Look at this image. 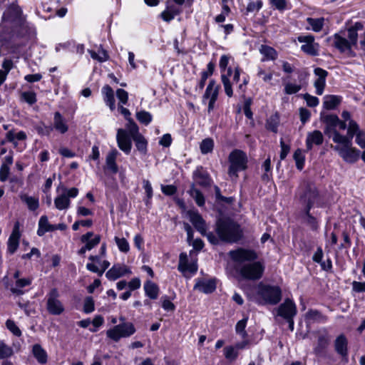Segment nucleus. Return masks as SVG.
<instances>
[{
	"label": "nucleus",
	"instance_id": "obj_36",
	"mask_svg": "<svg viewBox=\"0 0 365 365\" xmlns=\"http://www.w3.org/2000/svg\"><path fill=\"white\" fill-rule=\"evenodd\" d=\"M71 201L65 193L58 195L54 200V205L59 210H66L70 207Z\"/></svg>",
	"mask_w": 365,
	"mask_h": 365
},
{
	"label": "nucleus",
	"instance_id": "obj_48",
	"mask_svg": "<svg viewBox=\"0 0 365 365\" xmlns=\"http://www.w3.org/2000/svg\"><path fill=\"white\" fill-rule=\"evenodd\" d=\"M247 319L244 318V319L240 320L237 323L236 327H235L236 332L238 334H240L242 339H246L247 336V333L245 331V328L247 326Z\"/></svg>",
	"mask_w": 365,
	"mask_h": 365
},
{
	"label": "nucleus",
	"instance_id": "obj_12",
	"mask_svg": "<svg viewBox=\"0 0 365 365\" xmlns=\"http://www.w3.org/2000/svg\"><path fill=\"white\" fill-rule=\"evenodd\" d=\"M229 255L231 259L236 262H255L258 258V255L255 250L245 248L231 250Z\"/></svg>",
	"mask_w": 365,
	"mask_h": 365
},
{
	"label": "nucleus",
	"instance_id": "obj_31",
	"mask_svg": "<svg viewBox=\"0 0 365 365\" xmlns=\"http://www.w3.org/2000/svg\"><path fill=\"white\" fill-rule=\"evenodd\" d=\"M259 52L264 56L262 61L269 60L274 61L277 59L278 56L277 51L274 48L267 45H261Z\"/></svg>",
	"mask_w": 365,
	"mask_h": 365
},
{
	"label": "nucleus",
	"instance_id": "obj_21",
	"mask_svg": "<svg viewBox=\"0 0 365 365\" xmlns=\"http://www.w3.org/2000/svg\"><path fill=\"white\" fill-rule=\"evenodd\" d=\"M324 137L321 131L314 130L309 133L306 139L307 151L312 149L313 145H320L323 143Z\"/></svg>",
	"mask_w": 365,
	"mask_h": 365
},
{
	"label": "nucleus",
	"instance_id": "obj_23",
	"mask_svg": "<svg viewBox=\"0 0 365 365\" xmlns=\"http://www.w3.org/2000/svg\"><path fill=\"white\" fill-rule=\"evenodd\" d=\"M53 130L55 129L61 134L66 133L68 130V125L66 119L59 112H56L53 116Z\"/></svg>",
	"mask_w": 365,
	"mask_h": 365
},
{
	"label": "nucleus",
	"instance_id": "obj_47",
	"mask_svg": "<svg viewBox=\"0 0 365 365\" xmlns=\"http://www.w3.org/2000/svg\"><path fill=\"white\" fill-rule=\"evenodd\" d=\"M214 148V141L212 138L204 139L200 144V150L202 154L211 153Z\"/></svg>",
	"mask_w": 365,
	"mask_h": 365
},
{
	"label": "nucleus",
	"instance_id": "obj_4",
	"mask_svg": "<svg viewBox=\"0 0 365 365\" xmlns=\"http://www.w3.org/2000/svg\"><path fill=\"white\" fill-rule=\"evenodd\" d=\"M347 38L342 36L340 34H334L330 39H332V46L341 53L351 54L352 47H356L358 42V33L354 29H348Z\"/></svg>",
	"mask_w": 365,
	"mask_h": 365
},
{
	"label": "nucleus",
	"instance_id": "obj_3",
	"mask_svg": "<svg viewBox=\"0 0 365 365\" xmlns=\"http://www.w3.org/2000/svg\"><path fill=\"white\" fill-rule=\"evenodd\" d=\"M215 232L219 242L235 243L243 237L240 226L230 219H219L216 222Z\"/></svg>",
	"mask_w": 365,
	"mask_h": 365
},
{
	"label": "nucleus",
	"instance_id": "obj_15",
	"mask_svg": "<svg viewBox=\"0 0 365 365\" xmlns=\"http://www.w3.org/2000/svg\"><path fill=\"white\" fill-rule=\"evenodd\" d=\"M321 120L326 124L324 128V133L331 137L332 140L335 137L336 133H340L337 130V123H339V117L335 114H329L321 116Z\"/></svg>",
	"mask_w": 365,
	"mask_h": 365
},
{
	"label": "nucleus",
	"instance_id": "obj_20",
	"mask_svg": "<svg viewBox=\"0 0 365 365\" xmlns=\"http://www.w3.org/2000/svg\"><path fill=\"white\" fill-rule=\"evenodd\" d=\"M334 350L341 358H347L348 340L345 335L340 334L336 338L334 341Z\"/></svg>",
	"mask_w": 365,
	"mask_h": 365
},
{
	"label": "nucleus",
	"instance_id": "obj_55",
	"mask_svg": "<svg viewBox=\"0 0 365 365\" xmlns=\"http://www.w3.org/2000/svg\"><path fill=\"white\" fill-rule=\"evenodd\" d=\"M95 309L94 301L91 297H86L83 304V312L86 314L91 313Z\"/></svg>",
	"mask_w": 365,
	"mask_h": 365
},
{
	"label": "nucleus",
	"instance_id": "obj_53",
	"mask_svg": "<svg viewBox=\"0 0 365 365\" xmlns=\"http://www.w3.org/2000/svg\"><path fill=\"white\" fill-rule=\"evenodd\" d=\"M161 306L164 310L167 312H173L175 309V304L169 299L167 295H164L160 298Z\"/></svg>",
	"mask_w": 365,
	"mask_h": 365
},
{
	"label": "nucleus",
	"instance_id": "obj_54",
	"mask_svg": "<svg viewBox=\"0 0 365 365\" xmlns=\"http://www.w3.org/2000/svg\"><path fill=\"white\" fill-rule=\"evenodd\" d=\"M6 327L14 335L16 336L21 335V331L13 320H6Z\"/></svg>",
	"mask_w": 365,
	"mask_h": 365
},
{
	"label": "nucleus",
	"instance_id": "obj_52",
	"mask_svg": "<svg viewBox=\"0 0 365 365\" xmlns=\"http://www.w3.org/2000/svg\"><path fill=\"white\" fill-rule=\"evenodd\" d=\"M279 120L276 116H271L266 123V128L276 133L278 130Z\"/></svg>",
	"mask_w": 365,
	"mask_h": 365
},
{
	"label": "nucleus",
	"instance_id": "obj_17",
	"mask_svg": "<svg viewBox=\"0 0 365 365\" xmlns=\"http://www.w3.org/2000/svg\"><path fill=\"white\" fill-rule=\"evenodd\" d=\"M314 73L317 76V78L314 83V86L316 88V93L321 96L323 94L326 86V78L328 76V72L326 70L318 67L314 68Z\"/></svg>",
	"mask_w": 365,
	"mask_h": 365
},
{
	"label": "nucleus",
	"instance_id": "obj_10",
	"mask_svg": "<svg viewBox=\"0 0 365 365\" xmlns=\"http://www.w3.org/2000/svg\"><path fill=\"white\" fill-rule=\"evenodd\" d=\"M135 332L134 325L130 322H123L107 331L108 338L117 342L120 338L129 337Z\"/></svg>",
	"mask_w": 365,
	"mask_h": 365
},
{
	"label": "nucleus",
	"instance_id": "obj_9",
	"mask_svg": "<svg viewBox=\"0 0 365 365\" xmlns=\"http://www.w3.org/2000/svg\"><path fill=\"white\" fill-rule=\"evenodd\" d=\"M319 197L318 190L314 183L308 182L299 195L302 210H311Z\"/></svg>",
	"mask_w": 365,
	"mask_h": 365
},
{
	"label": "nucleus",
	"instance_id": "obj_6",
	"mask_svg": "<svg viewBox=\"0 0 365 365\" xmlns=\"http://www.w3.org/2000/svg\"><path fill=\"white\" fill-rule=\"evenodd\" d=\"M187 215L196 230L202 236L206 237L210 243L214 245L219 244V240L213 232H207L206 222L197 211L189 210Z\"/></svg>",
	"mask_w": 365,
	"mask_h": 365
},
{
	"label": "nucleus",
	"instance_id": "obj_16",
	"mask_svg": "<svg viewBox=\"0 0 365 365\" xmlns=\"http://www.w3.org/2000/svg\"><path fill=\"white\" fill-rule=\"evenodd\" d=\"M132 138L128 135L125 129L119 128L117 130L116 140L118 148L128 155L132 148Z\"/></svg>",
	"mask_w": 365,
	"mask_h": 365
},
{
	"label": "nucleus",
	"instance_id": "obj_25",
	"mask_svg": "<svg viewBox=\"0 0 365 365\" xmlns=\"http://www.w3.org/2000/svg\"><path fill=\"white\" fill-rule=\"evenodd\" d=\"M219 89L220 86L216 83V81L213 79L210 80L202 96L203 102L205 103L207 99H213V98L217 99Z\"/></svg>",
	"mask_w": 365,
	"mask_h": 365
},
{
	"label": "nucleus",
	"instance_id": "obj_13",
	"mask_svg": "<svg viewBox=\"0 0 365 365\" xmlns=\"http://www.w3.org/2000/svg\"><path fill=\"white\" fill-rule=\"evenodd\" d=\"M297 40L300 43H304L301 46V50L312 56L319 55V43L314 42V37L312 35L299 36Z\"/></svg>",
	"mask_w": 365,
	"mask_h": 365
},
{
	"label": "nucleus",
	"instance_id": "obj_30",
	"mask_svg": "<svg viewBox=\"0 0 365 365\" xmlns=\"http://www.w3.org/2000/svg\"><path fill=\"white\" fill-rule=\"evenodd\" d=\"M102 93L103 95V100L106 104L109 106L111 110H114L115 108V98L112 88L108 85L104 86L102 88Z\"/></svg>",
	"mask_w": 365,
	"mask_h": 365
},
{
	"label": "nucleus",
	"instance_id": "obj_26",
	"mask_svg": "<svg viewBox=\"0 0 365 365\" xmlns=\"http://www.w3.org/2000/svg\"><path fill=\"white\" fill-rule=\"evenodd\" d=\"M351 127H356L354 128L355 142L361 148L365 149V130H360L359 124L355 120L350 121V123L348 125V129H350Z\"/></svg>",
	"mask_w": 365,
	"mask_h": 365
},
{
	"label": "nucleus",
	"instance_id": "obj_5",
	"mask_svg": "<svg viewBox=\"0 0 365 365\" xmlns=\"http://www.w3.org/2000/svg\"><path fill=\"white\" fill-rule=\"evenodd\" d=\"M257 295L263 301L262 304L275 305L282 299V289L279 286L259 284Z\"/></svg>",
	"mask_w": 365,
	"mask_h": 365
},
{
	"label": "nucleus",
	"instance_id": "obj_57",
	"mask_svg": "<svg viewBox=\"0 0 365 365\" xmlns=\"http://www.w3.org/2000/svg\"><path fill=\"white\" fill-rule=\"evenodd\" d=\"M116 96L119 100V105H125L128 100V93L126 91L122 88H118L116 91Z\"/></svg>",
	"mask_w": 365,
	"mask_h": 365
},
{
	"label": "nucleus",
	"instance_id": "obj_35",
	"mask_svg": "<svg viewBox=\"0 0 365 365\" xmlns=\"http://www.w3.org/2000/svg\"><path fill=\"white\" fill-rule=\"evenodd\" d=\"M341 98L338 96L328 95L324 97V107L328 110L334 109L340 103Z\"/></svg>",
	"mask_w": 365,
	"mask_h": 365
},
{
	"label": "nucleus",
	"instance_id": "obj_33",
	"mask_svg": "<svg viewBox=\"0 0 365 365\" xmlns=\"http://www.w3.org/2000/svg\"><path fill=\"white\" fill-rule=\"evenodd\" d=\"M189 195L195 200L196 204L199 207H202L205 205V200L204 195L200 190L195 187L194 184H192L190 190L187 191Z\"/></svg>",
	"mask_w": 365,
	"mask_h": 365
},
{
	"label": "nucleus",
	"instance_id": "obj_37",
	"mask_svg": "<svg viewBox=\"0 0 365 365\" xmlns=\"http://www.w3.org/2000/svg\"><path fill=\"white\" fill-rule=\"evenodd\" d=\"M20 198L22 202L27 205L28 208L31 211H35L39 207L38 199L36 197H31L24 194L21 195Z\"/></svg>",
	"mask_w": 365,
	"mask_h": 365
},
{
	"label": "nucleus",
	"instance_id": "obj_28",
	"mask_svg": "<svg viewBox=\"0 0 365 365\" xmlns=\"http://www.w3.org/2000/svg\"><path fill=\"white\" fill-rule=\"evenodd\" d=\"M144 291L145 295L150 299H156L159 296L160 288L157 284L151 280H147L144 283Z\"/></svg>",
	"mask_w": 365,
	"mask_h": 365
},
{
	"label": "nucleus",
	"instance_id": "obj_45",
	"mask_svg": "<svg viewBox=\"0 0 365 365\" xmlns=\"http://www.w3.org/2000/svg\"><path fill=\"white\" fill-rule=\"evenodd\" d=\"M88 53L93 59L97 60L99 62H104L108 59L107 51L104 49H100L98 53L92 50H88Z\"/></svg>",
	"mask_w": 365,
	"mask_h": 365
},
{
	"label": "nucleus",
	"instance_id": "obj_59",
	"mask_svg": "<svg viewBox=\"0 0 365 365\" xmlns=\"http://www.w3.org/2000/svg\"><path fill=\"white\" fill-rule=\"evenodd\" d=\"M302 88L300 85L288 83L284 86V92L286 94L292 95L297 93Z\"/></svg>",
	"mask_w": 365,
	"mask_h": 365
},
{
	"label": "nucleus",
	"instance_id": "obj_49",
	"mask_svg": "<svg viewBox=\"0 0 365 365\" xmlns=\"http://www.w3.org/2000/svg\"><path fill=\"white\" fill-rule=\"evenodd\" d=\"M225 357L230 361L235 360L238 356V352L235 346H227L224 348Z\"/></svg>",
	"mask_w": 365,
	"mask_h": 365
},
{
	"label": "nucleus",
	"instance_id": "obj_22",
	"mask_svg": "<svg viewBox=\"0 0 365 365\" xmlns=\"http://www.w3.org/2000/svg\"><path fill=\"white\" fill-rule=\"evenodd\" d=\"M304 318L307 324L313 323H324L327 320V317L321 312L312 309L308 310Z\"/></svg>",
	"mask_w": 365,
	"mask_h": 365
},
{
	"label": "nucleus",
	"instance_id": "obj_14",
	"mask_svg": "<svg viewBox=\"0 0 365 365\" xmlns=\"http://www.w3.org/2000/svg\"><path fill=\"white\" fill-rule=\"evenodd\" d=\"M297 313L295 303L291 299L287 298L277 308V315L283 319L294 318Z\"/></svg>",
	"mask_w": 365,
	"mask_h": 365
},
{
	"label": "nucleus",
	"instance_id": "obj_7",
	"mask_svg": "<svg viewBox=\"0 0 365 365\" xmlns=\"http://www.w3.org/2000/svg\"><path fill=\"white\" fill-rule=\"evenodd\" d=\"M229 162L230 163L228 175L230 177L238 178V172L247 169V157L245 152L240 150H234L229 155Z\"/></svg>",
	"mask_w": 365,
	"mask_h": 365
},
{
	"label": "nucleus",
	"instance_id": "obj_44",
	"mask_svg": "<svg viewBox=\"0 0 365 365\" xmlns=\"http://www.w3.org/2000/svg\"><path fill=\"white\" fill-rule=\"evenodd\" d=\"M126 123V130L128 135L133 138L140 135L139 128L132 118H129Z\"/></svg>",
	"mask_w": 365,
	"mask_h": 365
},
{
	"label": "nucleus",
	"instance_id": "obj_42",
	"mask_svg": "<svg viewBox=\"0 0 365 365\" xmlns=\"http://www.w3.org/2000/svg\"><path fill=\"white\" fill-rule=\"evenodd\" d=\"M307 21L309 24V25L312 27V29L315 32L320 31L324 26V18H318V19H313V18H307Z\"/></svg>",
	"mask_w": 365,
	"mask_h": 365
},
{
	"label": "nucleus",
	"instance_id": "obj_64",
	"mask_svg": "<svg viewBox=\"0 0 365 365\" xmlns=\"http://www.w3.org/2000/svg\"><path fill=\"white\" fill-rule=\"evenodd\" d=\"M311 113L305 108H299V117L302 124H305L310 118Z\"/></svg>",
	"mask_w": 365,
	"mask_h": 365
},
{
	"label": "nucleus",
	"instance_id": "obj_46",
	"mask_svg": "<svg viewBox=\"0 0 365 365\" xmlns=\"http://www.w3.org/2000/svg\"><path fill=\"white\" fill-rule=\"evenodd\" d=\"M135 115L137 120L140 123L145 125H148L152 121L153 119L152 115L149 112L145 110H140L139 112H137Z\"/></svg>",
	"mask_w": 365,
	"mask_h": 365
},
{
	"label": "nucleus",
	"instance_id": "obj_51",
	"mask_svg": "<svg viewBox=\"0 0 365 365\" xmlns=\"http://www.w3.org/2000/svg\"><path fill=\"white\" fill-rule=\"evenodd\" d=\"M115 242L120 252L127 253L129 251V250H130L129 243L125 238H123V237L120 238L118 237H115Z\"/></svg>",
	"mask_w": 365,
	"mask_h": 365
},
{
	"label": "nucleus",
	"instance_id": "obj_29",
	"mask_svg": "<svg viewBox=\"0 0 365 365\" xmlns=\"http://www.w3.org/2000/svg\"><path fill=\"white\" fill-rule=\"evenodd\" d=\"M93 235L94 234L93 232H88L81 237V241L83 243H85L86 249H88V250H92L101 242L100 235H96L93 239H91Z\"/></svg>",
	"mask_w": 365,
	"mask_h": 365
},
{
	"label": "nucleus",
	"instance_id": "obj_27",
	"mask_svg": "<svg viewBox=\"0 0 365 365\" xmlns=\"http://www.w3.org/2000/svg\"><path fill=\"white\" fill-rule=\"evenodd\" d=\"M118 152L116 149L110 151L106 158V168L113 174H116L118 172V167L116 164V158Z\"/></svg>",
	"mask_w": 365,
	"mask_h": 365
},
{
	"label": "nucleus",
	"instance_id": "obj_61",
	"mask_svg": "<svg viewBox=\"0 0 365 365\" xmlns=\"http://www.w3.org/2000/svg\"><path fill=\"white\" fill-rule=\"evenodd\" d=\"M38 134L41 135H49L53 131V127L51 125H46L44 124L39 125L36 127Z\"/></svg>",
	"mask_w": 365,
	"mask_h": 365
},
{
	"label": "nucleus",
	"instance_id": "obj_41",
	"mask_svg": "<svg viewBox=\"0 0 365 365\" xmlns=\"http://www.w3.org/2000/svg\"><path fill=\"white\" fill-rule=\"evenodd\" d=\"M14 354L11 346L6 344L4 341L0 340V359L9 358Z\"/></svg>",
	"mask_w": 365,
	"mask_h": 365
},
{
	"label": "nucleus",
	"instance_id": "obj_39",
	"mask_svg": "<svg viewBox=\"0 0 365 365\" xmlns=\"http://www.w3.org/2000/svg\"><path fill=\"white\" fill-rule=\"evenodd\" d=\"M310 211L311 210H302L304 215V218L306 224L310 227V229L316 231L319 227L318 221L317 218L311 214Z\"/></svg>",
	"mask_w": 365,
	"mask_h": 365
},
{
	"label": "nucleus",
	"instance_id": "obj_18",
	"mask_svg": "<svg viewBox=\"0 0 365 365\" xmlns=\"http://www.w3.org/2000/svg\"><path fill=\"white\" fill-rule=\"evenodd\" d=\"M132 272L126 265L114 264L106 274V277L114 281L123 276L131 274Z\"/></svg>",
	"mask_w": 365,
	"mask_h": 365
},
{
	"label": "nucleus",
	"instance_id": "obj_19",
	"mask_svg": "<svg viewBox=\"0 0 365 365\" xmlns=\"http://www.w3.org/2000/svg\"><path fill=\"white\" fill-rule=\"evenodd\" d=\"M193 178L199 185L202 187L210 186L212 182L209 173L202 166L197 167L194 171Z\"/></svg>",
	"mask_w": 365,
	"mask_h": 365
},
{
	"label": "nucleus",
	"instance_id": "obj_63",
	"mask_svg": "<svg viewBox=\"0 0 365 365\" xmlns=\"http://www.w3.org/2000/svg\"><path fill=\"white\" fill-rule=\"evenodd\" d=\"M161 190L164 195L171 196L176 193L177 187L173 185H161Z\"/></svg>",
	"mask_w": 365,
	"mask_h": 365
},
{
	"label": "nucleus",
	"instance_id": "obj_60",
	"mask_svg": "<svg viewBox=\"0 0 365 365\" xmlns=\"http://www.w3.org/2000/svg\"><path fill=\"white\" fill-rule=\"evenodd\" d=\"M22 98L29 105H33L36 102V96L34 92H24L21 94Z\"/></svg>",
	"mask_w": 365,
	"mask_h": 365
},
{
	"label": "nucleus",
	"instance_id": "obj_2",
	"mask_svg": "<svg viewBox=\"0 0 365 365\" xmlns=\"http://www.w3.org/2000/svg\"><path fill=\"white\" fill-rule=\"evenodd\" d=\"M2 20L9 24L13 30L20 36L26 35L31 29L23 15L21 8L16 3H12L7 6L3 14Z\"/></svg>",
	"mask_w": 365,
	"mask_h": 365
},
{
	"label": "nucleus",
	"instance_id": "obj_50",
	"mask_svg": "<svg viewBox=\"0 0 365 365\" xmlns=\"http://www.w3.org/2000/svg\"><path fill=\"white\" fill-rule=\"evenodd\" d=\"M221 79L226 95L230 98L232 97L233 96V91L230 78L225 74H222Z\"/></svg>",
	"mask_w": 365,
	"mask_h": 365
},
{
	"label": "nucleus",
	"instance_id": "obj_24",
	"mask_svg": "<svg viewBox=\"0 0 365 365\" xmlns=\"http://www.w3.org/2000/svg\"><path fill=\"white\" fill-rule=\"evenodd\" d=\"M216 289V283L213 279L199 280L194 286V289L205 294L213 292Z\"/></svg>",
	"mask_w": 365,
	"mask_h": 365
},
{
	"label": "nucleus",
	"instance_id": "obj_34",
	"mask_svg": "<svg viewBox=\"0 0 365 365\" xmlns=\"http://www.w3.org/2000/svg\"><path fill=\"white\" fill-rule=\"evenodd\" d=\"M135 143L137 150L143 155H145L148 152V141L145 138L140 134L132 138Z\"/></svg>",
	"mask_w": 365,
	"mask_h": 365
},
{
	"label": "nucleus",
	"instance_id": "obj_56",
	"mask_svg": "<svg viewBox=\"0 0 365 365\" xmlns=\"http://www.w3.org/2000/svg\"><path fill=\"white\" fill-rule=\"evenodd\" d=\"M303 98L306 101L307 105L309 107H316L319 103V100L317 97L311 96L309 93H305L302 96Z\"/></svg>",
	"mask_w": 365,
	"mask_h": 365
},
{
	"label": "nucleus",
	"instance_id": "obj_11",
	"mask_svg": "<svg viewBox=\"0 0 365 365\" xmlns=\"http://www.w3.org/2000/svg\"><path fill=\"white\" fill-rule=\"evenodd\" d=\"M59 293L56 288H53L46 295V309L52 315H61L65 308L59 299Z\"/></svg>",
	"mask_w": 365,
	"mask_h": 365
},
{
	"label": "nucleus",
	"instance_id": "obj_40",
	"mask_svg": "<svg viewBox=\"0 0 365 365\" xmlns=\"http://www.w3.org/2000/svg\"><path fill=\"white\" fill-rule=\"evenodd\" d=\"M31 280L29 278L18 279L16 282V287H12L11 292L17 295H21L24 292L21 289L24 287L30 285Z\"/></svg>",
	"mask_w": 365,
	"mask_h": 365
},
{
	"label": "nucleus",
	"instance_id": "obj_1",
	"mask_svg": "<svg viewBox=\"0 0 365 365\" xmlns=\"http://www.w3.org/2000/svg\"><path fill=\"white\" fill-rule=\"evenodd\" d=\"M354 128L351 127L348 129L346 135L336 133L334 138V143L338 144L334 147V150L339 153L344 161L349 163L356 162L360 155V150L352 147Z\"/></svg>",
	"mask_w": 365,
	"mask_h": 365
},
{
	"label": "nucleus",
	"instance_id": "obj_32",
	"mask_svg": "<svg viewBox=\"0 0 365 365\" xmlns=\"http://www.w3.org/2000/svg\"><path fill=\"white\" fill-rule=\"evenodd\" d=\"M33 354L36 359L37 361L41 364H44L47 362L48 356L46 351L39 344H34L33 346Z\"/></svg>",
	"mask_w": 365,
	"mask_h": 365
},
{
	"label": "nucleus",
	"instance_id": "obj_62",
	"mask_svg": "<svg viewBox=\"0 0 365 365\" xmlns=\"http://www.w3.org/2000/svg\"><path fill=\"white\" fill-rule=\"evenodd\" d=\"M19 239L9 237V240H8V252L11 255L14 254L16 251V250L19 247Z\"/></svg>",
	"mask_w": 365,
	"mask_h": 365
},
{
	"label": "nucleus",
	"instance_id": "obj_58",
	"mask_svg": "<svg viewBox=\"0 0 365 365\" xmlns=\"http://www.w3.org/2000/svg\"><path fill=\"white\" fill-rule=\"evenodd\" d=\"M329 341L330 338L327 333L320 334L317 340L318 347L321 349H325L328 346Z\"/></svg>",
	"mask_w": 365,
	"mask_h": 365
},
{
	"label": "nucleus",
	"instance_id": "obj_8",
	"mask_svg": "<svg viewBox=\"0 0 365 365\" xmlns=\"http://www.w3.org/2000/svg\"><path fill=\"white\" fill-rule=\"evenodd\" d=\"M264 272V266L259 261L245 264L238 269V272L243 279L252 281L261 279Z\"/></svg>",
	"mask_w": 365,
	"mask_h": 365
},
{
	"label": "nucleus",
	"instance_id": "obj_38",
	"mask_svg": "<svg viewBox=\"0 0 365 365\" xmlns=\"http://www.w3.org/2000/svg\"><path fill=\"white\" fill-rule=\"evenodd\" d=\"M50 227L51 225L48 222V217L46 215L41 216L38 221L37 235L40 237L44 235L46 232H50Z\"/></svg>",
	"mask_w": 365,
	"mask_h": 365
},
{
	"label": "nucleus",
	"instance_id": "obj_43",
	"mask_svg": "<svg viewBox=\"0 0 365 365\" xmlns=\"http://www.w3.org/2000/svg\"><path fill=\"white\" fill-rule=\"evenodd\" d=\"M293 158L296 163V167L298 170H302L304 166L305 156L302 150L299 148L297 149L293 155Z\"/></svg>",
	"mask_w": 365,
	"mask_h": 365
}]
</instances>
